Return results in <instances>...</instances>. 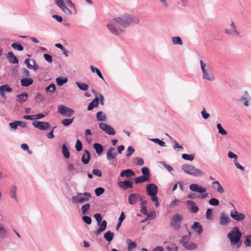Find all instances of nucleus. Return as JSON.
<instances>
[{
	"mask_svg": "<svg viewBox=\"0 0 251 251\" xmlns=\"http://www.w3.org/2000/svg\"><path fill=\"white\" fill-rule=\"evenodd\" d=\"M139 22V20L137 17L126 14L113 19L107 27L112 34L119 35L124 32L126 27L130 25L137 24Z\"/></svg>",
	"mask_w": 251,
	"mask_h": 251,
	"instance_id": "1",
	"label": "nucleus"
},
{
	"mask_svg": "<svg viewBox=\"0 0 251 251\" xmlns=\"http://www.w3.org/2000/svg\"><path fill=\"white\" fill-rule=\"evenodd\" d=\"M242 233L237 226H235L227 235L231 244L235 245L238 243L241 239Z\"/></svg>",
	"mask_w": 251,
	"mask_h": 251,
	"instance_id": "2",
	"label": "nucleus"
},
{
	"mask_svg": "<svg viewBox=\"0 0 251 251\" xmlns=\"http://www.w3.org/2000/svg\"><path fill=\"white\" fill-rule=\"evenodd\" d=\"M91 197V194L89 192L77 193L72 198V201L74 203H83L88 201Z\"/></svg>",
	"mask_w": 251,
	"mask_h": 251,
	"instance_id": "3",
	"label": "nucleus"
},
{
	"mask_svg": "<svg viewBox=\"0 0 251 251\" xmlns=\"http://www.w3.org/2000/svg\"><path fill=\"white\" fill-rule=\"evenodd\" d=\"M182 170L186 174L195 176H202L204 173L201 170L196 168L194 166L185 164L182 166Z\"/></svg>",
	"mask_w": 251,
	"mask_h": 251,
	"instance_id": "4",
	"label": "nucleus"
},
{
	"mask_svg": "<svg viewBox=\"0 0 251 251\" xmlns=\"http://www.w3.org/2000/svg\"><path fill=\"white\" fill-rule=\"evenodd\" d=\"M189 188L193 192L200 193L201 195L199 197L201 199H205L207 196V193H205L206 192V189L199 185L198 184H191L189 186Z\"/></svg>",
	"mask_w": 251,
	"mask_h": 251,
	"instance_id": "5",
	"label": "nucleus"
},
{
	"mask_svg": "<svg viewBox=\"0 0 251 251\" xmlns=\"http://www.w3.org/2000/svg\"><path fill=\"white\" fill-rule=\"evenodd\" d=\"M147 194L151 197V201L156 200V194L158 193V187L153 183H150L146 186Z\"/></svg>",
	"mask_w": 251,
	"mask_h": 251,
	"instance_id": "6",
	"label": "nucleus"
},
{
	"mask_svg": "<svg viewBox=\"0 0 251 251\" xmlns=\"http://www.w3.org/2000/svg\"><path fill=\"white\" fill-rule=\"evenodd\" d=\"M183 219V217L182 215L177 213L174 214L172 218L170 226L175 230H178L180 227L181 222Z\"/></svg>",
	"mask_w": 251,
	"mask_h": 251,
	"instance_id": "7",
	"label": "nucleus"
},
{
	"mask_svg": "<svg viewBox=\"0 0 251 251\" xmlns=\"http://www.w3.org/2000/svg\"><path fill=\"white\" fill-rule=\"evenodd\" d=\"M201 67L202 72V78L210 81H213L215 80L214 75L207 69H205L206 64L204 63L202 60L200 61Z\"/></svg>",
	"mask_w": 251,
	"mask_h": 251,
	"instance_id": "8",
	"label": "nucleus"
},
{
	"mask_svg": "<svg viewBox=\"0 0 251 251\" xmlns=\"http://www.w3.org/2000/svg\"><path fill=\"white\" fill-rule=\"evenodd\" d=\"M57 111L60 114L67 117H71L74 113V111L73 109L68 107L64 105H59Z\"/></svg>",
	"mask_w": 251,
	"mask_h": 251,
	"instance_id": "9",
	"label": "nucleus"
},
{
	"mask_svg": "<svg viewBox=\"0 0 251 251\" xmlns=\"http://www.w3.org/2000/svg\"><path fill=\"white\" fill-rule=\"evenodd\" d=\"M231 205L234 207V205L232 203H231ZM235 208V207H234ZM230 217L235 221L237 222H240L244 220L246 217L245 214L243 213H241L238 212L235 208H234L233 210L230 211Z\"/></svg>",
	"mask_w": 251,
	"mask_h": 251,
	"instance_id": "10",
	"label": "nucleus"
},
{
	"mask_svg": "<svg viewBox=\"0 0 251 251\" xmlns=\"http://www.w3.org/2000/svg\"><path fill=\"white\" fill-rule=\"evenodd\" d=\"M32 125L35 127L42 130H45L52 128L50 124L48 122L34 121L32 123Z\"/></svg>",
	"mask_w": 251,
	"mask_h": 251,
	"instance_id": "11",
	"label": "nucleus"
},
{
	"mask_svg": "<svg viewBox=\"0 0 251 251\" xmlns=\"http://www.w3.org/2000/svg\"><path fill=\"white\" fill-rule=\"evenodd\" d=\"M230 220L228 216L224 212H222L220 215L219 224L222 226H226L229 223Z\"/></svg>",
	"mask_w": 251,
	"mask_h": 251,
	"instance_id": "12",
	"label": "nucleus"
},
{
	"mask_svg": "<svg viewBox=\"0 0 251 251\" xmlns=\"http://www.w3.org/2000/svg\"><path fill=\"white\" fill-rule=\"evenodd\" d=\"M141 200V197L139 195L136 194H131L128 196V201L129 204L133 205Z\"/></svg>",
	"mask_w": 251,
	"mask_h": 251,
	"instance_id": "13",
	"label": "nucleus"
},
{
	"mask_svg": "<svg viewBox=\"0 0 251 251\" xmlns=\"http://www.w3.org/2000/svg\"><path fill=\"white\" fill-rule=\"evenodd\" d=\"M230 26H231L230 29L226 28L225 29V33L226 34H231V35H232V34H235V35H239V31H238L237 30L236 26L234 24V22H233V21L231 22Z\"/></svg>",
	"mask_w": 251,
	"mask_h": 251,
	"instance_id": "14",
	"label": "nucleus"
},
{
	"mask_svg": "<svg viewBox=\"0 0 251 251\" xmlns=\"http://www.w3.org/2000/svg\"><path fill=\"white\" fill-rule=\"evenodd\" d=\"M118 185L119 186L124 190H126L128 188H133L132 182L127 180L123 181H119Z\"/></svg>",
	"mask_w": 251,
	"mask_h": 251,
	"instance_id": "15",
	"label": "nucleus"
},
{
	"mask_svg": "<svg viewBox=\"0 0 251 251\" xmlns=\"http://www.w3.org/2000/svg\"><path fill=\"white\" fill-rule=\"evenodd\" d=\"M117 155V153L115 151V149L113 147H110L106 153V158L108 160L114 159Z\"/></svg>",
	"mask_w": 251,
	"mask_h": 251,
	"instance_id": "16",
	"label": "nucleus"
},
{
	"mask_svg": "<svg viewBox=\"0 0 251 251\" xmlns=\"http://www.w3.org/2000/svg\"><path fill=\"white\" fill-rule=\"evenodd\" d=\"M12 89L8 85H3L0 86V94L1 97L3 98H6V95L5 92H11Z\"/></svg>",
	"mask_w": 251,
	"mask_h": 251,
	"instance_id": "17",
	"label": "nucleus"
},
{
	"mask_svg": "<svg viewBox=\"0 0 251 251\" xmlns=\"http://www.w3.org/2000/svg\"><path fill=\"white\" fill-rule=\"evenodd\" d=\"M6 58L8 61L12 64H18L19 60L12 51L9 52L6 54Z\"/></svg>",
	"mask_w": 251,
	"mask_h": 251,
	"instance_id": "18",
	"label": "nucleus"
},
{
	"mask_svg": "<svg viewBox=\"0 0 251 251\" xmlns=\"http://www.w3.org/2000/svg\"><path fill=\"white\" fill-rule=\"evenodd\" d=\"M100 226L99 228H98L96 230L94 231V233L96 235H98L100 234L101 232L104 231L107 226V222L105 220H103L101 221V222L100 223V225H99Z\"/></svg>",
	"mask_w": 251,
	"mask_h": 251,
	"instance_id": "19",
	"label": "nucleus"
},
{
	"mask_svg": "<svg viewBox=\"0 0 251 251\" xmlns=\"http://www.w3.org/2000/svg\"><path fill=\"white\" fill-rule=\"evenodd\" d=\"M90 153L88 150H85L84 153L81 157V161L84 164H87L89 163L90 160Z\"/></svg>",
	"mask_w": 251,
	"mask_h": 251,
	"instance_id": "20",
	"label": "nucleus"
},
{
	"mask_svg": "<svg viewBox=\"0 0 251 251\" xmlns=\"http://www.w3.org/2000/svg\"><path fill=\"white\" fill-rule=\"evenodd\" d=\"M191 236V232L189 231L188 235H184L181 237L179 242V244H181L183 247L185 246L188 244Z\"/></svg>",
	"mask_w": 251,
	"mask_h": 251,
	"instance_id": "21",
	"label": "nucleus"
},
{
	"mask_svg": "<svg viewBox=\"0 0 251 251\" xmlns=\"http://www.w3.org/2000/svg\"><path fill=\"white\" fill-rule=\"evenodd\" d=\"M33 82L32 78L29 77H25L21 79V84L22 86L28 87Z\"/></svg>",
	"mask_w": 251,
	"mask_h": 251,
	"instance_id": "22",
	"label": "nucleus"
},
{
	"mask_svg": "<svg viewBox=\"0 0 251 251\" xmlns=\"http://www.w3.org/2000/svg\"><path fill=\"white\" fill-rule=\"evenodd\" d=\"M28 98V94L26 93H23L16 96V101L19 103L25 102Z\"/></svg>",
	"mask_w": 251,
	"mask_h": 251,
	"instance_id": "23",
	"label": "nucleus"
},
{
	"mask_svg": "<svg viewBox=\"0 0 251 251\" xmlns=\"http://www.w3.org/2000/svg\"><path fill=\"white\" fill-rule=\"evenodd\" d=\"M192 228L199 234H201L202 232V226L199 222H195L192 226Z\"/></svg>",
	"mask_w": 251,
	"mask_h": 251,
	"instance_id": "24",
	"label": "nucleus"
},
{
	"mask_svg": "<svg viewBox=\"0 0 251 251\" xmlns=\"http://www.w3.org/2000/svg\"><path fill=\"white\" fill-rule=\"evenodd\" d=\"M212 187L214 189L220 193H223L225 192L224 189L218 181H214L212 183Z\"/></svg>",
	"mask_w": 251,
	"mask_h": 251,
	"instance_id": "25",
	"label": "nucleus"
},
{
	"mask_svg": "<svg viewBox=\"0 0 251 251\" xmlns=\"http://www.w3.org/2000/svg\"><path fill=\"white\" fill-rule=\"evenodd\" d=\"M187 203L189 204L191 206L190 209V211L192 213H197L199 211L198 207L196 205L195 203L191 200H189L187 201Z\"/></svg>",
	"mask_w": 251,
	"mask_h": 251,
	"instance_id": "26",
	"label": "nucleus"
},
{
	"mask_svg": "<svg viewBox=\"0 0 251 251\" xmlns=\"http://www.w3.org/2000/svg\"><path fill=\"white\" fill-rule=\"evenodd\" d=\"M99 103V99L98 97H96V98L89 104V105L87 108V110L90 111L93 110L94 107L98 106Z\"/></svg>",
	"mask_w": 251,
	"mask_h": 251,
	"instance_id": "27",
	"label": "nucleus"
},
{
	"mask_svg": "<svg viewBox=\"0 0 251 251\" xmlns=\"http://www.w3.org/2000/svg\"><path fill=\"white\" fill-rule=\"evenodd\" d=\"M135 175L134 172L131 169H126L125 170H123L121 172L120 176L121 177H124L126 176L127 177H129L131 176H133Z\"/></svg>",
	"mask_w": 251,
	"mask_h": 251,
	"instance_id": "28",
	"label": "nucleus"
},
{
	"mask_svg": "<svg viewBox=\"0 0 251 251\" xmlns=\"http://www.w3.org/2000/svg\"><path fill=\"white\" fill-rule=\"evenodd\" d=\"M97 153L100 155L103 151V147L99 143H95L93 145Z\"/></svg>",
	"mask_w": 251,
	"mask_h": 251,
	"instance_id": "29",
	"label": "nucleus"
},
{
	"mask_svg": "<svg viewBox=\"0 0 251 251\" xmlns=\"http://www.w3.org/2000/svg\"><path fill=\"white\" fill-rule=\"evenodd\" d=\"M114 236V233L111 231H107L104 234V238L108 242H111Z\"/></svg>",
	"mask_w": 251,
	"mask_h": 251,
	"instance_id": "30",
	"label": "nucleus"
},
{
	"mask_svg": "<svg viewBox=\"0 0 251 251\" xmlns=\"http://www.w3.org/2000/svg\"><path fill=\"white\" fill-rule=\"evenodd\" d=\"M16 191H17V187L16 185H12L10 187V195L11 198L14 199L16 201H17V198L16 197Z\"/></svg>",
	"mask_w": 251,
	"mask_h": 251,
	"instance_id": "31",
	"label": "nucleus"
},
{
	"mask_svg": "<svg viewBox=\"0 0 251 251\" xmlns=\"http://www.w3.org/2000/svg\"><path fill=\"white\" fill-rule=\"evenodd\" d=\"M62 153L65 158H69L70 157V153L69 150L65 144H63L62 145Z\"/></svg>",
	"mask_w": 251,
	"mask_h": 251,
	"instance_id": "32",
	"label": "nucleus"
},
{
	"mask_svg": "<svg viewBox=\"0 0 251 251\" xmlns=\"http://www.w3.org/2000/svg\"><path fill=\"white\" fill-rule=\"evenodd\" d=\"M97 120L99 121H105L106 120V115L101 111H99L96 115Z\"/></svg>",
	"mask_w": 251,
	"mask_h": 251,
	"instance_id": "33",
	"label": "nucleus"
},
{
	"mask_svg": "<svg viewBox=\"0 0 251 251\" xmlns=\"http://www.w3.org/2000/svg\"><path fill=\"white\" fill-rule=\"evenodd\" d=\"M141 172L143 175V176L150 180V172L149 169L147 167H143L141 169Z\"/></svg>",
	"mask_w": 251,
	"mask_h": 251,
	"instance_id": "34",
	"label": "nucleus"
},
{
	"mask_svg": "<svg viewBox=\"0 0 251 251\" xmlns=\"http://www.w3.org/2000/svg\"><path fill=\"white\" fill-rule=\"evenodd\" d=\"M90 68L92 71V72L93 73H96L98 75L100 78H101L102 79H103V80H104V79L103 77V75H102V74L101 73L100 70L98 69L97 68H96V67H94L92 65H91L90 66Z\"/></svg>",
	"mask_w": 251,
	"mask_h": 251,
	"instance_id": "35",
	"label": "nucleus"
},
{
	"mask_svg": "<svg viewBox=\"0 0 251 251\" xmlns=\"http://www.w3.org/2000/svg\"><path fill=\"white\" fill-rule=\"evenodd\" d=\"M68 79L66 77H58L56 79V82L58 85L62 86L64 84L67 83Z\"/></svg>",
	"mask_w": 251,
	"mask_h": 251,
	"instance_id": "36",
	"label": "nucleus"
},
{
	"mask_svg": "<svg viewBox=\"0 0 251 251\" xmlns=\"http://www.w3.org/2000/svg\"><path fill=\"white\" fill-rule=\"evenodd\" d=\"M147 181H150V180L148 179L147 178H146L144 176H140L139 177L135 178V183L136 184L143 183V182Z\"/></svg>",
	"mask_w": 251,
	"mask_h": 251,
	"instance_id": "37",
	"label": "nucleus"
},
{
	"mask_svg": "<svg viewBox=\"0 0 251 251\" xmlns=\"http://www.w3.org/2000/svg\"><path fill=\"white\" fill-rule=\"evenodd\" d=\"M172 40L173 44L174 45H182L183 44V42L179 37H173L172 38Z\"/></svg>",
	"mask_w": 251,
	"mask_h": 251,
	"instance_id": "38",
	"label": "nucleus"
},
{
	"mask_svg": "<svg viewBox=\"0 0 251 251\" xmlns=\"http://www.w3.org/2000/svg\"><path fill=\"white\" fill-rule=\"evenodd\" d=\"M107 134L110 135H115L116 132L114 129L110 126L108 125L104 130Z\"/></svg>",
	"mask_w": 251,
	"mask_h": 251,
	"instance_id": "39",
	"label": "nucleus"
},
{
	"mask_svg": "<svg viewBox=\"0 0 251 251\" xmlns=\"http://www.w3.org/2000/svg\"><path fill=\"white\" fill-rule=\"evenodd\" d=\"M11 47L15 50L19 51L24 50V47L18 42H15L11 45Z\"/></svg>",
	"mask_w": 251,
	"mask_h": 251,
	"instance_id": "40",
	"label": "nucleus"
},
{
	"mask_svg": "<svg viewBox=\"0 0 251 251\" xmlns=\"http://www.w3.org/2000/svg\"><path fill=\"white\" fill-rule=\"evenodd\" d=\"M55 90L56 86L54 83L50 84L45 88V91L46 92H50L51 93H54Z\"/></svg>",
	"mask_w": 251,
	"mask_h": 251,
	"instance_id": "41",
	"label": "nucleus"
},
{
	"mask_svg": "<svg viewBox=\"0 0 251 251\" xmlns=\"http://www.w3.org/2000/svg\"><path fill=\"white\" fill-rule=\"evenodd\" d=\"M184 248L187 250H193L197 248V245L194 243L187 244Z\"/></svg>",
	"mask_w": 251,
	"mask_h": 251,
	"instance_id": "42",
	"label": "nucleus"
},
{
	"mask_svg": "<svg viewBox=\"0 0 251 251\" xmlns=\"http://www.w3.org/2000/svg\"><path fill=\"white\" fill-rule=\"evenodd\" d=\"M76 84L77 85L78 88L82 90H87L89 87L88 85L84 83H81L80 82H76Z\"/></svg>",
	"mask_w": 251,
	"mask_h": 251,
	"instance_id": "43",
	"label": "nucleus"
},
{
	"mask_svg": "<svg viewBox=\"0 0 251 251\" xmlns=\"http://www.w3.org/2000/svg\"><path fill=\"white\" fill-rule=\"evenodd\" d=\"M74 117L72 119H65L61 121V124L64 126H69L74 121Z\"/></svg>",
	"mask_w": 251,
	"mask_h": 251,
	"instance_id": "44",
	"label": "nucleus"
},
{
	"mask_svg": "<svg viewBox=\"0 0 251 251\" xmlns=\"http://www.w3.org/2000/svg\"><path fill=\"white\" fill-rule=\"evenodd\" d=\"M195 157L194 154H189L184 153L182 154V158L186 160L192 161Z\"/></svg>",
	"mask_w": 251,
	"mask_h": 251,
	"instance_id": "45",
	"label": "nucleus"
},
{
	"mask_svg": "<svg viewBox=\"0 0 251 251\" xmlns=\"http://www.w3.org/2000/svg\"><path fill=\"white\" fill-rule=\"evenodd\" d=\"M36 102L40 103L44 100L45 98L43 95L40 93H37L34 99Z\"/></svg>",
	"mask_w": 251,
	"mask_h": 251,
	"instance_id": "46",
	"label": "nucleus"
},
{
	"mask_svg": "<svg viewBox=\"0 0 251 251\" xmlns=\"http://www.w3.org/2000/svg\"><path fill=\"white\" fill-rule=\"evenodd\" d=\"M90 208V204L89 203H86L82 205L81 208V210L82 212V214L83 215H85L87 214V212L88 210Z\"/></svg>",
	"mask_w": 251,
	"mask_h": 251,
	"instance_id": "47",
	"label": "nucleus"
},
{
	"mask_svg": "<svg viewBox=\"0 0 251 251\" xmlns=\"http://www.w3.org/2000/svg\"><path fill=\"white\" fill-rule=\"evenodd\" d=\"M137 247V244L135 242L130 241L128 243V251H131Z\"/></svg>",
	"mask_w": 251,
	"mask_h": 251,
	"instance_id": "48",
	"label": "nucleus"
},
{
	"mask_svg": "<svg viewBox=\"0 0 251 251\" xmlns=\"http://www.w3.org/2000/svg\"><path fill=\"white\" fill-rule=\"evenodd\" d=\"M217 127L218 129L219 133L222 135H225L227 134V132L223 128L221 124H217Z\"/></svg>",
	"mask_w": 251,
	"mask_h": 251,
	"instance_id": "49",
	"label": "nucleus"
},
{
	"mask_svg": "<svg viewBox=\"0 0 251 251\" xmlns=\"http://www.w3.org/2000/svg\"><path fill=\"white\" fill-rule=\"evenodd\" d=\"M147 216V218L142 222H144L148 219L149 220H152L155 219L156 217V214L155 211H152L151 212H150V213H148V215H146Z\"/></svg>",
	"mask_w": 251,
	"mask_h": 251,
	"instance_id": "50",
	"label": "nucleus"
},
{
	"mask_svg": "<svg viewBox=\"0 0 251 251\" xmlns=\"http://www.w3.org/2000/svg\"><path fill=\"white\" fill-rule=\"evenodd\" d=\"M104 192V189L102 187H98L95 190V194L97 196H100Z\"/></svg>",
	"mask_w": 251,
	"mask_h": 251,
	"instance_id": "51",
	"label": "nucleus"
},
{
	"mask_svg": "<svg viewBox=\"0 0 251 251\" xmlns=\"http://www.w3.org/2000/svg\"><path fill=\"white\" fill-rule=\"evenodd\" d=\"M153 142L158 144L161 147L166 146V143L163 141L160 140L158 138H154L151 140Z\"/></svg>",
	"mask_w": 251,
	"mask_h": 251,
	"instance_id": "52",
	"label": "nucleus"
},
{
	"mask_svg": "<svg viewBox=\"0 0 251 251\" xmlns=\"http://www.w3.org/2000/svg\"><path fill=\"white\" fill-rule=\"evenodd\" d=\"M209 204L213 206H217L219 204V201L216 198H212L209 201Z\"/></svg>",
	"mask_w": 251,
	"mask_h": 251,
	"instance_id": "53",
	"label": "nucleus"
},
{
	"mask_svg": "<svg viewBox=\"0 0 251 251\" xmlns=\"http://www.w3.org/2000/svg\"><path fill=\"white\" fill-rule=\"evenodd\" d=\"M75 149L76 150L78 151H80L82 150V144L80 140L79 139L76 141L75 144Z\"/></svg>",
	"mask_w": 251,
	"mask_h": 251,
	"instance_id": "54",
	"label": "nucleus"
},
{
	"mask_svg": "<svg viewBox=\"0 0 251 251\" xmlns=\"http://www.w3.org/2000/svg\"><path fill=\"white\" fill-rule=\"evenodd\" d=\"M134 161L136 163V164L139 166H143L144 164V161L143 159L139 157H135L134 158Z\"/></svg>",
	"mask_w": 251,
	"mask_h": 251,
	"instance_id": "55",
	"label": "nucleus"
},
{
	"mask_svg": "<svg viewBox=\"0 0 251 251\" xmlns=\"http://www.w3.org/2000/svg\"><path fill=\"white\" fill-rule=\"evenodd\" d=\"M94 217L97 221L98 224L100 225V223L101 222L102 219L101 215L100 213H96L94 214Z\"/></svg>",
	"mask_w": 251,
	"mask_h": 251,
	"instance_id": "56",
	"label": "nucleus"
},
{
	"mask_svg": "<svg viewBox=\"0 0 251 251\" xmlns=\"http://www.w3.org/2000/svg\"><path fill=\"white\" fill-rule=\"evenodd\" d=\"M82 220L83 221L87 224L90 225L91 224L92 222V219L90 217L87 216L86 215H83L82 216Z\"/></svg>",
	"mask_w": 251,
	"mask_h": 251,
	"instance_id": "57",
	"label": "nucleus"
},
{
	"mask_svg": "<svg viewBox=\"0 0 251 251\" xmlns=\"http://www.w3.org/2000/svg\"><path fill=\"white\" fill-rule=\"evenodd\" d=\"M0 236L5 238L6 237V230L0 226Z\"/></svg>",
	"mask_w": 251,
	"mask_h": 251,
	"instance_id": "58",
	"label": "nucleus"
},
{
	"mask_svg": "<svg viewBox=\"0 0 251 251\" xmlns=\"http://www.w3.org/2000/svg\"><path fill=\"white\" fill-rule=\"evenodd\" d=\"M134 149L132 146H129L127 150V153L126 154V157H129L134 152Z\"/></svg>",
	"mask_w": 251,
	"mask_h": 251,
	"instance_id": "59",
	"label": "nucleus"
},
{
	"mask_svg": "<svg viewBox=\"0 0 251 251\" xmlns=\"http://www.w3.org/2000/svg\"><path fill=\"white\" fill-rule=\"evenodd\" d=\"M180 203V201L176 200V198L175 200H173L172 202L170 204V207H174L176 206H177Z\"/></svg>",
	"mask_w": 251,
	"mask_h": 251,
	"instance_id": "60",
	"label": "nucleus"
},
{
	"mask_svg": "<svg viewBox=\"0 0 251 251\" xmlns=\"http://www.w3.org/2000/svg\"><path fill=\"white\" fill-rule=\"evenodd\" d=\"M175 145L174 146V149L178 151H182L183 147L178 144V142L176 140H174Z\"/></svg>",
	"mask_w": 251,
	"mask_h": 251,
	"instance_id": "61",
	"label": "nucleus"
},
{
	"mask_svg": "<svg viewBox=\"0 0 251 251\" xmlns=\"http://www.w3.org/2000/svg\"><path fill=\"white\" fill-rule=\"evenodd\" d=\"M245 244L247 247L251 246V234L246 236Z\"/></svg>",
	"mask_w": 251,
	"mask_h": 251,
	"instance_id": "62",
	"label": "nucleus"
},
{
	"mask_svg": "<svg viewBox=\"0 0 251 251\" xmlns=\"http://www.w3.org/2000/svg\"><path fill=\"white\" fill-rule=\"evenodd\" d=\"M44 58L45 59V60L46 61H47L48 62H49V63L52 62V61H53L52 57L50 55L47 54V53H45L44 54Z\"/></svg>",
	"mask_w": 251,
	"mask_h": 251,
	"instance_id": "63",
	"label": "nucleus"
},
{
	"mask_svg": "<svg viewBox=\"0 0 251 251\" xmlns=\"http://www.w3.org/2000/svg\"><path fill=\"white\" fill-rule=\"evenodd\" d=\"M201 114L202 118L204 119H207L210 116V115L206 112L205 109L204 108H203V110L201 111Z\"/></svg>",
	"mask_w": 251,
	"mask_h": 251,
	"instance_id": "64",
	"label": "nucleus"
}]
</instances>
